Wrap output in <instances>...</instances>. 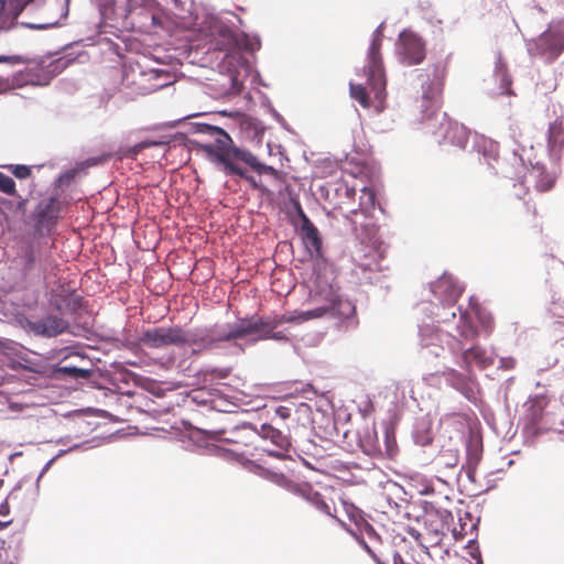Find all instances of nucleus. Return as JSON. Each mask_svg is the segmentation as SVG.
Here are the masks:
<instances>
[{"label":"nucleus","instance_id":"f257e3e1","mask_svg":"<svg viewBox=\"0 0 564 564\" xmlns=\"http://www.w3.org/2000/svg\"><path fill=\"white\" fill-rule=\"evenodd\" d=\"M199 132L209 135L214 141L209 143H198V149L204 152L213 163L221 166L227 175H237L246 180L252 188L263 191V187L258 184L256 178L240 166V163H243L258 174H267L278 181H282V172L260 162L249 150L236 147L230 135L224 129L210 124H202Z\"/></svg>","mask_w":564,"mask_h":564},{"label":"nucleus","instance_id":"f03ea898","mask_svg":"<svg viewBox=\"0 0 564 564\" xmlns=\"http://www.w3.org/2000/svg\"><path fill=\"white\" fill-rule=\"evenodd\" d=\"M42 248L33 241H24L14 248V254L8 259V269L17 284L29 285L39 279L43 271Z\"/></svg>","mask_w":564,"mask_h":564},{"label":"nucleus","instance_id":"7ed1b4c3","mask_svg":"<svg viewBox=\"0 0 564 564\" xmlns=\"http://www.w3.org/2000/svg\"><path fill=\"white\" fill-rule=\"evenodd\" d=\"M382 42L383 32L381 26H379L372 34V40L364 65V74L367 78V84L373 93L375 100L378 101L379 110L382 109V104L387 96V75L381 53Z\"/></svg>","mask_w":564,"mask_h":564},{"label":"nucleus","instance_id":"20e7f679","mask_svg":"<svg viewBox=\"0 0 564 564\" xmlns=\"http://www.w3.org/2000/svg\"><path fill=\"white\" fill-rule=\"evenodd\" d=\"M359 245L354 251V259L359 268L365 271L379 269L380 261L384 257L382 241L378 235V227L375 224H365L355 228Z\"/></svg>","mask_w":564,"mask_h":564},{"label":"nucleus","instance_id":"39448f33","mask_svg":"<svg viewBox=\"0 0 564 564\" xmlns=\"http://www.w3.org/2000/svg\"><path fill=\"white\" fill-rule=\"evenodd\" d=\"M251 335L256 336L254 340H288L283 332L274 330L270 316L263 317L259 315L239 319L229 327V330L226 332L223 338L235 340Z\"/></svg>","mask_w":564,"mask_h":564},{"label":"nucleus","instance_id":"423d86ee","mask_svg":"<svg viewBox=\"0 0 564 564\" xmlns=\"http://www.w3.org/2000/svg\"><path fill=\"white\" fill-rule=\"evenodd\" d=\"M426 79L422 83V97L421 108L425 113L424 118L426 123L436 117L442 104H443V91L446 78V70L444 66L435 65L432 73H426Z\"/></svg>","mask_w":564,"mask_h":564},{"label":"nucleus","instance_id":"0eeeda50","mask_svg":"<svg viewBox=\"0 0 564 564\" xmlns=\"http://www.w3.org/2000/svg\"><path fill=\"white\" fill-rule=\"evenodd\" d=\"M426 129L435 135L438 143H449L460 149L466 147L470 135L467 127L449 119L445 112L429 121Z\"/></svg>","mask_w":564,"mask_h":564},{"label":"nucleus","instance_id":"6e6552de","mask_svg":"<svg viewBox=\"0 0 564 564\" xmlns=\"http://www.w3.org/2000/svg\"><path fill=\"white\" fill-rule=\"evenodd\" d=\"M397 55L405 66L419 65L425 59L426 43L416 32L403 30L398 37Z\"/></svg>","mask_w":564,"mask_h":564},{"label":"nucleus","instance_id":"1a4fd4ad","mask_svg":"<svg viewBox=\"0 0 564 564\" xmlns=\"http://www.w3.org/2000/svg\"><path fill=\"white\" fill-rule=\"evenodd\" d=\"M189 334L181 326H159L147 329L141 337V343L150 348H164L167 346H184L188 344Z\"/></svg>","mask_w":564,"mask_h":564},{"label":"nucleus","instance_id":"9d476101","mask_svg":"<svg viewBox=\"0 0 564 564\" xmlns=\"http://www.w3.org/2000/svg\"><path fill=\"white\" fill-rule=\"evenodd\" d=\"M61 212L62 202L56 196L41 199L31 216L35 231L50 232L57 225Z\"/></svg>","mask_w":564,"mask_h":564},{"label":"nucleus","instance_id":"9b49d317","mask_svg":"<svg viewBox=\"0 0 564 564\" xmlns=\"http://www.w3.org/2000/svg\"><path fill=\"white\" fill-rule=\"evenodd\" d=\"M323 294V304L315 307V310H321L323 312L322 317L333 316L338 318H348L355 314V305L350 301L341 299V296L332 286L324 290Z\"/></svg>","mask_w":564,"mask_h":564},{"label":"nucleus","instance_id":"f8f14e48","mask_svg":"<svg viewBox=\"0 0 564 564\" xmlns=\"http://www.w3.org/2000/svg\"><path fill=\"white\" fill-rule=\"evenodd\" d=\"M219 440L238 447H250L259 438V433L250 423H241L225 427L218 432Z\"/></svg>","mask_w":564,"mask_h":564},{"label":"nucleus","instance_id":"ddd939ff","mask_svg":"<svg viewBox=\"0 0 564 564\" xmlns=\"http://www.w3.org/2000/svg\"><path fill=\"white\" fill-rule=\"evenodd\" d=\"M431 291L442 303L453 306L462 296L464 286L452 274L444 273L431 284Z\"/></svg>","mask_w":564,"mask_h":564},{"label":"nucleus","instance_id":"4468645a","mask_svg":"<svg viewBox=\"0 0 564 564\" xmlns=\"http://www.w3.org/2000/svg\"><path fill=\"white\" fill-rule=\"evenodd\" d=\"M556 182V175L552 172L546 171L544 165L535 164L529 169L522 176V185L527 192L531 188L540 193L551 191Z\"/></svg>","mask_w":564,"mask_h":564},{"label":"nucleus","instance_id":"2eb2a0df","mask_svg":"<svg viewBox=\"0 0 564 564\" xmlns=\"http://www.w3.org/2000/svg\"><path fill=\"white\" fill-rule=\"evenodd\" d=\"M248 464L250 465L249 469L251 471L294 495L297 494L300 487L302 486V482L292 480L281 471L269 469L252 462H248Z\"/></svg>","mask_w":564,"mask_h":564},{"label":"nucleus","instance_id":"dca6fc26","mask_svg":"<svg viewBox=\"0 0 564 564\" xmlns=\"http://www.w3.org/2000/svg\"><path fill=\"white\" fill-rule=\"evenodd\" d=\"M451 339H455L448 333L441 330H431L430 334H423V349L427 358H441L444 356L445 346L449 345Z\"/></svg>","mask_w":564,"mask_h":564},{"label":"nucleus","instance_id":"f3484780","mask_svg":"<svg viewBox=\"0 0 564 564\" xmlns=\"http://www.w3.org/2000/svg\"><path fill=\"white\" fill-rule=\"evenodd\" d=\"M323 312L321 310H308V311H292L285 312L280 315L270 316L272 321L273 328L275 329L278 326L282 324H302L310 319L322 318Z\"/></svg>","mask_w":564,"mask_h":564},{"label":"nucleus","instance_id":"a211bd4d","mask_svg":"<svg viewBox=\"0 0 564 564\" xmlns=\"http://www.w3.org/2000/svg\"><path fill=\"white\" fill-rule=\"evenodd\" d=\"M68 328V323L58 316L47 315L37 321L36 336L56 337Z\"/></svg>","mask_w":564,"mask_h":564},{"label":"nucleus","instance_id":"6ab92c4d","mask_svg":"<svg viewBox=\"0 0 564 564\" xmlns=\"http://www.w3.org/2000/svg\"><path fill=\"white\" fill-rule=\"evenodd\" d=\"M296 496H300L303 499H305L307 502H310L324 514L329 516L332 518H336V516L333 513V508L330 503L326 501L322 494L315 491L311 484L302 482V486L300 487Z\"/></svg>","mask_w":564,"mask_h":564},{"label":"nucleus","instance_id":"aec40b11","mask_svg":"<svg viewBox=\"0 0 564 564\" xmlns=\"http://www.w3.org/2000/svg\"><path fill=\"white\" fill-rule=\"evenodd\" d=\"M473 364H476L480 368H487L494 364V360L487 355V351L482 347L477 345L462 352L460 367L470 372Z\"/></svg>","mask_w":564,"mask_h":564},{"label":"nucleus","instance_id":"412c9836","mask_svg":"<svg viewBox=\"0 0 564 564\" xmlns=\"http://www.w3.org/2000/svg\"><path fill=\"white\" fill-rule=\"evenodd\" d=\"M539 46L550 56H557L564 50V35L557 31H546L540 36Z\"/></svg>","mask_w":564,"mask_h":564},{"label":"nucleus","instance_id":"4be33fe9","mask_svg":"<svg viewBox=\"0 0 564 564\" xmlns=\"http://www.w3.org/2000/svg\"><path fill=\"white\" fill-rule=\"evenodd\" d=\"M301 217V234L303 236L304 242L308 248H312L314 251L318 252L322 248V238L319 236V231L308 219V217L302 212Z\"/></svg>","mask_w":564,"mask_h":564},{"label":"nucleus","instance_id":"5701e85b","mask_svg":"<svg viewBox=\"0 0 564 564\" xmlns=\"http://www.w3.org/2000/svg\"><path fill=\"white\" fill-rule=\"evenodd\" d=\"M258 433L259 437L263 440H270L272 445H274L278 451L286 452L291 446L289 436L284 435L280 430L271 425L263 424Z\"/></svg>","mask_w":564,"mask_h":564},{"label":"nucleus","instance_id":"b1692460","mask_svg":"<svg viewBox=\"0 0 564 564\" xmlns=\"http://www.w3.org/2000/svg\"><path fill=\"white\" fill-rule=\"evenodd\" d=\"M226 333H217L215 329H205L200 334L189 336L187 345H200L204 349L214 347L219 341H230L231 339L223 338Z\"/></svg>","mask_w":564,"mask_h":564},{"label":"nucleus","instance_id":"393cba45","mask_svg":"<svg viewBox=\"0 0 564 564\" xmlns=\"http://www.w3.org/2000/svg\"><path fill=\"white\" fill-rule=\"evenodd\" d=\"M547 147L553 154H557L564 148V124L562 121L556 120L550 124Z\"/></svg>","mask_w":564,"mask_h":564},{"label":"nucleus","instance_id":"a878e982","mask_svg":"<svg viewBox=\"0 0 564 564\" xmlns=\"http://www.w3.org/2000/svg\"><path fill=\"white\" fill-rule=\"evenodd\" d=\"M458 333L464 339H475L478 337V329L466 312H460Z\"/></svg>","mask_w":564,"mask_h":564},{"label":"nucleus","instance_id":"bb28decb","mask_svg":"<svg viewBox=\"0 0 564 564\" xmlns=\"http://www.w3.org/2000/svg\"><path fill=\"white\" fill-rule=\"evenodd\" d=\"M350 96L357 100L361 107L368 109L371 107V99L367 89L361 84H350Z\"/></svg>","mask_w":564,"mask_h":564},{"label":"nucleus","instance_id":"cd10ccee","mask_svg":"<svg viewBox=\"0 0 564 564\" xmlns=\"http://www.w3.org/2000/svg\"><path fill=\"white\" fill-rule=\"evenodd\" d=\"M0 192L10 196H19L14 180L2 172H0Z\"/></svg>","mask_w":564,"mask_h":564},{"label":"nucleus","instance_id":"c85d7f7f","mask_svg":"<svg viewBox=\"0 0 564 564\" xmlns=\"http://www.w3.org/2000/svg\"><path fill=\"white\" fill-rule=\"evenodd\" d=\"M544 405L540 401H534L528 409V420L531 424H538L543 416Z\"/></svg>","mask_w":564,"mask_h":564},{"label":"nucleus","instance_id":"c756f323","mask_svg":"<svg viewBox=\"0 0 564 564\" xmlns=\"http://www.w3.org/2000/svg\"><path fill=\"white\" fill-rule=\"evenodd\" d=\"M61 371L65 375L73 377V378H76V379H78V378L87 379L91 375V371L89 369H83V368H77V367H73V366L62 367Z\"/></svg>","mask_w":564,"mask_h":564},{"label":"nucleus","instance_id":"7c9ffc66","mask_svg":"<svg viewBox=\"0 0 564 564\" xmlns=\"http://www.w3.org/2000/svg\"><path fill=\"white\" fill-rule=\"evenodd\" d=\"M481 141H482V148H484V151H482V154L486 159L489 160H497L498 158V145L491 141V140H487L485 138H481Z\"/></svg>","mask_w":564,"mask_h":564},{"label":"nucleus","instance_id":"2f4dec72","mask_svg":"<svg viewBox=\"0 0 564 564\" xmlns=\"http://www.w3.org/2000/svg\"><path fill=\"white\" fill-rule=\"evenodd\" d=\"M361 205L365 207H373L376 203V194L373 189L365 187L361 191Z\"/></svg>","mask_w":564,"mask_h":564},{"label":"nucleus","instance_id":"473e14b6","mask_svg":"<svg viewBox=\"0 0 564 564\" xmlns=\"http://www.w3.org/2000/svg\"><path fill=\"white\" fill-rule=\"evenodd\" d=\"M386 454L391 458L397 454V442L393 433L389 431L386 432Z\"/></svg>","mask_w":564,"mask_h":564},{"label":"nucleus","instance_id":"72a5a7b5","mask_svg":"<svg viewBox=\"0 0 564 564\" xmlns=\"http://www.w3.org/2000/svg\"><path fill=\"white\" fill-rule=\"evenodd\" d=\"M12 174L20 180H24L31 176L32 171L28 165H11L10 166Z\"/></svg>","mask_w":564,"mask_h":564},{"label":"nucleus","instance_id":"f704fd0d","mask_svg":"<svg viewBox=\"0 0 564 564\" xmlns=\"http://www.w3.org/2000/svg\"><path fill=\"white\" fill-rule=\"evenodd\" d=\"M478 319L481 325V327L487 332L490 333L494 327V318L490 314H485L478 312Z\"/></svg>","mask_w":564,"mask_h":564},{"label":"nucleus","instance_id":"c9c22d12","mask_svg":"<svg viewBox=\"0 0 564 564\" xmlns=\"http://www.w3.org/2000/svg\"><path fill=\"white\" fill-rule=\"evenodd\" d=\"M0 63L23 64L25 63V58L20 55H0Z\"/></svg>","mask_w":564,"mask_h":564},{"label":"nucleus","instance_id":"e433bc0d","mask_svg":"<svg viewBox=\"0 0 564 564\" xmlns=\"http://www.w3.org/2000/svg\"><path fill=\"white\" fill-rule=\"evenodd\" d=\"M21 326L24 330L32 333L36 336L37 321L24 318L23 321H21Z\"/></svg>","mask_w":564,"mask_h":564},{"label":"nucleus","instance_id":"4c0bfd02","mask_svg":"<svg viewBox=\"0 0 564 564\" xmlns=\"http://www.w3.org/2000/svg\"><path fill=\"white\" fill-rule=\"evenodd\" d=\"M275 414L281 419V420H286L291 416L292 414V408L290 406H286V405H280L275 409Z\"/></svg>","mask_w":564,"mask_h":564},{"label":"nucleus","instance_id":"58836bf2","mask_svg":"<svg viewBox=\"0 0 564 564\" xmlns=\"http://www.w3.org/2000/svg\"><path fill=\"white\" fill-rule=\"evenodd\" d=\"M509 135L516 142H520V139L522 138L521 129L518 124H510L509 126Z\"/></svg>","mask_w":564,"mask_h":564},{"label":"nucleus","instance_id":"ea45409f","mask_svg":"<svg viewBox=\"0 0 564 564\" xmlns=\"http://www.w3.org/2000/svg\"><path fill=\"white\" fill-rule=\"evenodd\" d=\"M442 375L449 380H462V375L453 368H446V370H444Z\"/></svg>","mask_w":564,"mask_h":564},{"label":"nucleus","instance_id":"a19ab883","mask_svg":"<svg viewBox=\"0 0 564 564\" xmlns=\"http://www.w3.org/2000/svg\"><path fill=\"white\" fill-rule=\"evenodd\" d=\"M156 144L155 142H140L138 144H135L132 149H131V152L133 154H138L140 151H142L143 149L145 148H149L151 145H154Z\"/></svg>","mask_w":564,"mask_h":564},{"label":"nucleus","instance_id":"79ce46f5","mask_svg":"<svg viewBox=\"0 0 564 564\" xmlns=\"http://www.w3.org/2000/svg\"><path fill=\"white\" fill-rule=\"evenodd\" d=\"M11 3L15 2L14 8L18 10V13L24 10L25 6L32 0H9Z\"/></svg>","mask_w":564,"mask_h":564},{"label":"nucleus","instance_id":"37998d69","mask_svg":"<svg viewBox=\"0 0 564 564\" xmlns=\"http://www.w3.org/2000/svg\"><path fill=\"white\" fill-rule=\"evenodd\" d=\"M18 197L20 198V200L17 203V210L21 212V213H25L28 199L21 198L20 195Z\"/></svg>","mask_w":564,"mask_h":564},{"label":"nucleus","instance_id":"c03bdc74","mask_svg":"<svg viewBox=\"0 0 564 564\" xmlns=\"http://www.w3.org/2000/svg\"><path fill=\"white\" fill-rule=\"evenodd\" d=\"M464 531V527H462L460 531H457L456 529L453 530V535L455 538V540H463L464 536H465V533L463 532Z\"/></svg>","mask_w":564,"mask_h":564},{"label":"nucleus","instance_id":"a18cd8bd","mask_svg":"<svg viewBox=\"0 0 564 564\" xmlns=\"http://www.w3.org/2000/svg\"><path fill=\"white\" fill-rule=\"evenodd\" d=\"M369 555L373 558V561H375L377 564H384V563L381 561L380 556H379L375 551H372Z\"/></svg>","mask_w":564,"mask_h":564},{"label":"nucleus","instance_id":"49530a36","mask_svg":"<svg viewBox=\"0 0 564 564\" xmlns=\"http://www.w3.org/2000/svg\"><path fill=\"white\" fill-rule=\"evenodd\" d=\"M75 173H76L75 171H70V172H68V173H66L65 175H63V176H62V180H63V178H66L67 181H70V180H73V178H74Z\"/></svg>","mask_w":564,"mask_h":564},{"label":"nucleus","instance_id":"de8ad7c7","mask_svg":"<svg viewBox=\"0 0 564 564\" xmlns=\"http://www.w3.org/2000/svg\"><path fill=\"white\" fill-rule=\"evenodd\" d=\"M455 317H456V313L453 311V312L451 313V316H449V317H448V316L443 317V318H442V322H443V323H449V322H451V319H453V318H455Z\"/></svg>","mask_w":564,"mask_h":564},{"label":"nucleus","instance_id":"09e8293b","mask_svg":"<svg viewBox=\"0 0 564 564\" xmlns=\"http://www.w3.org/2000/svg\"><path fill=\"white\" fill-rule=\"evenodd\" d=\"M361 544L368 554H370L373 551L365 541H362Z\"/></svg>","mask_w":564,"mask_h":564},{"label":"nucleus","instance_id":"8fccbe9b","mask_svg":"<svg viewBox=\"0 0 564 564\" xmlns=\"http://www.w3.org/2000/svg\"><path fill=\"white\" fill-rule=\"evenodd\" d=\"M269 453H270L271 455H273V456H276V457H281V456H282V454H281V453H279V452H269Z\"/></svg>","mask_w":564,"mask_h":564},{"label":"nucleus","instance_id":"3c124183","mask_svg":"<svg viewBox=\"0 0 564 564\" xmlns=\"http://www.w3.org/2000/svg\"><path fill=\"white\" fill-rule=\"evenodd\" d=\"M8 524H9V522H1L0 521V530L4 529Z\"/></svg>","mask_w":564,"mask_h":564},{"label":"nucleus","instance_id":"603ef678","mask_svg":"<svg viewBox=\"0 0 564 564\" xmlns=\"http://www.w3.org/2000/svg\"><path fill=\"white\" fill-rule=\"evenodd\" d=\"M536 215H538V213H536V208H535V207H533V209H532V216H533V217H536Z\"/></svg>","mask_w":564,"mask_h":564},{"label":"nucleus","instance_id":"864d4df0","mask_svg":"<svg viewBox=\"0 0 564 564\" xmlns=\"http://www.w3.org/2000/svg\"><path fill=\"white\" fill-rule=\"evenodd\" d=\"M133 1H134V0H127L128 6H129V7H132V6H133V4H132V2H133Z\"/></svg>","mask_w":564,"mask_h":564},{"label":"nucleus","instance_id":"5fc2aeb1","mask_svg":"<svg viewBox=\"0 0 564 564\" xmlns=\"http://www.w3.org/2000/svg\"><path fill=\"white\" fill-rule=\"evenodd\" d=\"M302 406H304L306 410H310V406L307 404H302Z\"/></svg>","mask_w":564,"mask_h":564},{"label":"nucleus","instance_id":"6e6d98bb","mask_svg":"<svg viewBox=\"0 0 564 564\" xmlns=\"http://www.w3.org/2000/svg\"><path fill=\"white\" fill-rule=\"evenodd\" d=\"M451 350H452L453 352H456V351H457V349H455L454 347H451Z\"/></svg>","mask_w":564,"mask_h":564},{"label":"nucleus","instance_id":"4d7b16f0","mask_svg":"<svg viewBox=\"0 0 564 564\" xmlns=\"http://www.w3.org/2000/svg\"><path fill=\"white\" fill-rule=\"evenodd\" d=\"M4 513V509H0V514H3Z\"/></svg>","mask_w":564,"mask_h":564},{"label":"nucleus","instance_id":"13d9d810","mask_svg":"<svg viewBox=\"0 0 564 564\" xmlns=\"http://www.w3.org/2000/svg\"><path fill=\"white\" fill-rule=\"evenodd\" d=\"M4 513V509H0V514H3Z\"/></svg>","mask_w":564,"mask_h":564}]
</instances>
